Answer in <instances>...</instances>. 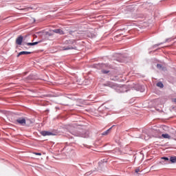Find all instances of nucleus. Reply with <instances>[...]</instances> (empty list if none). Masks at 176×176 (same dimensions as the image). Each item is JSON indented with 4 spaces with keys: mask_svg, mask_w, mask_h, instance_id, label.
<instances>
[{
    "mask_svg": "<svg viewBox=\"0 0 176 176\" xmlns=\"http://www.w3.org/2000/svg\"><path fill=\"white\" fill-rule=\"evenodd\" d=\"M170 162H171V163H176V156L170 157Z\"/></svg>",
    "mask_w": 176,
    "mask_h": 176,
    "instance_id": "nucleus-10",
    "label": "nucleus"
},
{
    "mask_svg": "<svg viewBox=\"0 0 176 176\" xmlns=\"http://www.w3.org/2000/svg\"><path fill=\"white\" fill-rule=\"evenodd\" d=\"M111 129H112V127L109 128L108 130H107L106 131L103 132L102 133V135H108V134H109V131H111Z\"/></svg>",
    "mask_w": 176,
    "mask_h": 176,
    "instance_id": "nucleus-9",
    "label": "nucleus"
},
{
    "mask_svg": "<svg viewBox=\"0 0 176 176\" xmlns=\"http://www.w3.org/2000/svg\"><path fill=\"white\" fill-rule=\"evenodd\" d=\"M41 134L43 135V137H46V135H56V133L46 131H42Z\"/></svg>",
    "mask_w": 176,
    "mask_h": 176,
    "instance_id": "nucleus-2",
    "label": "nucleus"
},
{
    "mask_svg": "<svg viewBox=\"0 0 176 176\" xmlns=\"http://www.w3.org/2000/svg\"><path fill=\"white\" fill-rule=\"evenodd\" d=\"M16 122L18 124H21V126H25L27 120L24 118H19L16 120Z\"/></svg>",
    "mask_w": 176,
    "mask_h": 176,
    "instance_id": "nucleus-1",
    "label": "nucleus"
},
{
    "mask_svg": "<svg viewBox=\"0 0 176 176\" xmlns=\"http://www.w3.org/2000/svg\"><path fill=\"white\" fill-rule=\"evenodd\" d=\"M74 33H75V32H73V31L69 32L70 35H72V34H74Z\"/></svg>",
    "mask_w": 176,
    "mask_h": 176,
    "instance_id": "nucleus-22",
    "label": "nucleus"
},
{
    "mask_svg": "<svg viewBox=\"0 0 176 176\" xmlns=\"http://www.w3.org/2000/svg\"><path fill=\"white\" fill-rule=\"evenodd\" d=\"M38 43H41V41H36L34 43H27L26 45L28 46H35V45H38Z\"/></svg>",
    "mask_w": 176,
    "mask_h": 176,
    "instance_id": "nucleus-6",
    "label": "nucleus"
},
{
    "mask_svg": "<svg viewBox=\"0 0 176 176\" xmlns=\"http://www.w3.org/2000/svg\"><path fill=\"white\" fill-rule=\"evenodd\" d=\"M162 159L163 160H165V161H166V162H168V157H162Z\"/></svg>",
    "mask_w": 176,
    "mask_h": 176,
    "instance_id": "nucleus-17",
    "label": "nucleus"
},
{
    "mask_svg": "<svg viewBox=\"0 0 176 176\" xmlns=\"http://www.w3.org/2000/svg\"><path fill=\"white\" fill-rule=\"evenodd\" d=\"M153 168V166H151V169Z\"/></svg>",
    "mask_w": 176,
    "mask_h": 176,
    "instance_id": "nucleus-26",
    "label": "nucleus"
},
{
    "mask_svg": "<svg viewBox=\"0 0 176 176\" xmlns=\"http://www.w3.org/2000/svg\"><path fill=\"white\" fill-rule=\"evenodd\" d=\"M46 35H48V36H52V35H53V30H52L51 32H46Z\"/></svg>",
    "mask_w": 176,
    "mask_h": 176,
    "instance_id": "nucleus-12",
    "label": "nucleus"
},
{
    "mask_svg": "<svg viewBox=\"0 0 176 176\" xmlns=\"http://www.w3.org/2000/svg\"><path fill=\"white\" fill-rule=\"evenodd\" d=\"M24 54H31V52L22 51L17 54V57H20V56H23Z\"/></svg>",
    "mask_w": 176,
    "mask_h": 176,
    "instance_id": "nucleus-5",
    "label": "nucleus"
},
{
    "mask_svg": "<svg viewBox=\"0 0 176 176\" xmlns=\"http://www.w3.org/2000/svg\"><path fill=\"white\" fill-rule=\"evenodd\" d=\"M162 43L160 44H157V45H154V47H156V46H160V45H162Z\"/></svg>",
    "mask_w": 176,
    "mask_h": 176,
    "instance_id": "nucleus-21",
    "label": "nucleus"
},
{
    "mask_svg": "<svg viewBox=\"0 0 176 176\" xmlns=\"http://www.w3.org/2000/svg\"><path fill=\"white\" fill-rule=\"evenodd\" d=\"M162 137H163V138L171 140V136H170V135H168V133L162 134Z\"/></svg>",
    "mask_w": 176,
    "mask_h": 176,
    "instance_id": "nucleus-8",
    "label": "nucleus"
},
{
    "mask_svg": "<svg viewBox=\"0 0 176 176\" xmlns=\"http://www.w3.org/2000/svg\"><path fill=\"white\" fill-rule=\"evenodd\" d=\"M23 36H19L16 39V45H21V43H23Z\"/></svg>",
    "mask_w": 176,
    "mask_h": 176,
    "instance_id": "nucleus-3",
    "label": "nucleus"
},
{
    "mask_svg": "<svg viewBox=\"0 0 176 176\" xmlns=\"http://www.w3.org/2000/svg\"><path fill=\"white\" fill-rule=\"evenodd\" d=\"M159 164H162V162H159Z\"/></svg>",
    "mask_w": 176,
    "mask_h": 176,
    "instance_id": "nucleus-25",
    "label": "nucleus"
},
{
    "mask_svg": "<svg viewBox=\"0 0 176 176\" xmlns=\"http://www.w3.org/2000/svg\"><path fill=\"white\" fill-rule=\"evenodd\" d=\"M98 65L101 68H105V67H107V65L105 64H99Z\"/></svg>",
    "mask_w": 176,
    "mask_h": 176,
    "instance_id": "nucleus-14",
    "label": "nucleus"
},
{
    "mask_svg": "<svg viewBox=\"0 0 176 176\" xmlns=\"http://www.w3.org/2000/svg\"><path fill=\"white\" fill-rule=\"evenodd\" d=\"M34 155H37L38 156H41L42 153H34Z\"/></svg>",
    "mask_w": 176,
    "mask_h": 176,
    "instance_id": "nucleus-18",
    "label": "nucleus"
},
{
    "mask_svg": "<svg viewBox=\"0 0 176 176\" xmlns=\"http://www.w3.org/2000/svg\"><path fill=\"white\" fill-rule=\"evenodd\" d=\"M109 87H112L113 86V85H112V84H109Z\"/></svg>",
    "mask_w": 176,
    "mask_h": 176,
    "instance_id": "nucleus-23",
    "label": "nucleus"
},
{
    "mask_svg": "<svg viewBox=\"0 0 176 176\" xmlns=\"http://www.w3.org/2000/svg\"><path fill=\"white\" fill-rule=\"evenodd\" d=\"M52 32H55V34H59L60 35H64V31L60 29L53 30Z\"/></svg>",
    "mask_w": 176,
    "mask_h": 176,
    "instance_id": "nucleus-4",
    "label": "nucleus"
},
{
    "mask_svg": "<svg viewBox=\"0 0 176 176\" xmlns=\"http://www.w3.org/2000/svg\"><path fill=\"white\" fill-rule=\"evenodd\" d=\"M104 163H107V161L104 160ZM104 162L101 161L100 162H99V166H101V164H102V163H104Z\"/></svg>",
    "mask_w": 176,
    "mask_h": 176,
    "instance_id": "nucleus-19",
    "label": "nucleus"
},
{
    "mask_svg": "<svg viewBox=\"0 0 176 176\" xmlns=\"http://www.w3.org/2000/svg\"><path fill=\"white\" fill-rule=\"evenodd\" d=\"M135 171V173H140V168H136Z\"/></svg>",
    "mask_w": 176,
    "mask_h": 176,
    "instance_id": "nucleus-20",
    "label": "nucleus"
},
{
    "mask_svg": "<svg viewBox=\"0 0 176 176\" xmlns=\"http://www.w3.org/2000/svg\"><path fill=\"white\" fill-rule=\"evenodd\" d=\"M173 102H175V104H176V98L173 99Z\"/></svg>",
    "mask_w": 176,
    "mask_h": 176,
    "instance_id": "nucleus-24",
    "label": "nucleus"
},
{
    "mask_svg": "<svg viewBox=\"0 0 176 176\" xmlns=\"http://www.w3.org/2000/svg\"><path fill=\"white\" fill-rule=\"evenodd\" d=\"M102 72L103 74H109V70H104V69H102Z\"/></svg>",
    "mask_w": 176,
    "mask_h": 176,
    "instance_id": "nucleus-15",
    "label": "nucleus"
},
{
    "mask_svg": "<svg viewBox=\"0 0 176 176\" xmlns=\"http://www.w3.org/2000/svg\"><path fill=\"white\" fill-rule=\"evenodd\" d=\"M157 68H158V69H162V65L157 64Z\"/></svg>",
    "mask_w": 176,
    "mask_h": 176,
    "instance_id": "nucleus-16",
    "label": "nucleus"
},
{
    "mask_svg": "<svg viewBox=\"0 0 176 176\" xmlns=\"http://www.w3.org/2000/svg\"><path fill=\"white\" fill-rule=\"evenodd\" d=\"M157 87H160V89H163V87H164V85H163V83L162 82H158L157 83Z\"/></svg>",
    "mask_w": 176,
    "mask_h": 176,
    "instance_id": "nucleus-11",
    "label": "nucleus"
},
{
    "mask_svg": "<svg viewBox=\"0 0 176 176\" xmlns=\"http://www.w3.org/2000/svg\"><path fill=\"white\" fill-rule=\"evenodd\" d=\"M74 135H76V137H82L83 138H87V137H88V135L80 134V133H76Z\"/></svg>",
    "mask_w": 176,
    "mask_h": 176,
    "instance_id": "nucleus-7",
    "label": "nucleus"
},
{
    "mask_svg": "<svg viewBox=\"0 0 176 176\" xmlns=\"http://www.w3.org/2000/svg\"><path fill=\"white\" fill-rule=\"evenodd\" d=\"M71 49H73V48L69 46L63 47V50H71Z\"/></svg>",
    "mask_w": 176,
    "mask_h": 176,
    "instance_id": "nucleus-13",
    "label": "nucleus"
}]
</instances>
